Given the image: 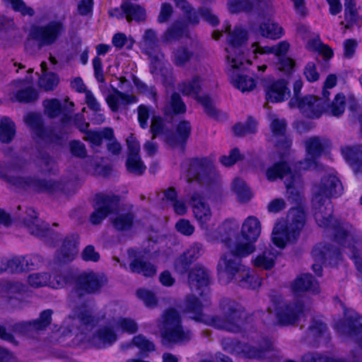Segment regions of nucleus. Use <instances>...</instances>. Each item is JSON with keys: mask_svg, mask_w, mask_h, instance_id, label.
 <instances>
[{"mask_svg": "<svg viewBox=\"0 0 362 362\" xmlns=\"http://www.w3.org/2000/svg\"><path fill=\"white\" fill-rule=\"evenodd\" d=\"M25 164L24 160L18 159L8 163L0 162V179L4 180L8 187L18 190H32L39 193L48 194L65 192L69 185V180L66 178L40 179L36 176H22L13 174L21 171Z\"/></svg>", "mask_w": 362, "mask_h": 362, "instance_id": "obj_1", "label": "nucleus"}, {"mask_svg": "<svg viewBox=\"0 0 362 362\" xmlns=\"http://www.w3.org/2000/svg\"><path fill=\"white\" fill-rule=\"evenodd\" d=\"M342 190L341 182L332 174L324 175L320 182L313 187L312 204L315 219L320 227L332 228L334 230V225L339 226L344 223L333 219V206L329 200L331 197L340 195Z\"/></svg>", "mask_w": 362, "mask_h": 362, "instance_id": "obj_2", "label": "nucleus"}, {"mask_svg": "<svg viewBox=\"0 0 362 362\" xmlns=\"http://www.w3.org/2000/svg\"><path fill=\"white\" fill-rule=\"evenodd\" d=\"M221 307L223 316L212 317L209 320V323L217 329L233 333L240 332L247 320V314L244 308L230 299L223 300Z\"/></svg>", "mask_w": 362, "mask_h": 362, "instance_id": "obj_3", "label": "nucleus"}, {"mask_svg": "<svg viewBox=\"0 0 362 362\" xmlns=\"http://www.w3.org/2000/svg\"><path fill=\"white\" fill-rule=\"evenodd\" d=\"M164 343L185 344L192 338V333L182 326L181 317L175 309L164 312L158 324Z\"/></svg>", "mask_w": 362, "mask_h": 362, "instance_id": "obj_4", "label": "nucleus"}, {"mask_svg": "<svg viewBox=\"0 0 362 362\" xmlns=\"http://www.w3.org/2000/svg\"><path fill=\"white\" fill-rule=\"evenodd\" d=\"M334 328L340 335L349 337L358 344L352 352L353 362H362V317L356 313H346Z\"/></svg>", "mask_w": 362, "mask_h": 362, "instance_id": "obj_5", "label": "nucleus"}, {"mask_svg": "<svg viewBox=\"0 0 362 362\" xmlns=\"http://www.w3.org/2000/svg\"><path fill=\"white\" fill-rule=\"evenodd\" d=\"M64 33L63 21L53 20L44 25L31 26L29 36L37 42L39 48H42L55 44Z\"/></svg>", "mask_w": 362, "mask_h": 362, "instance_id": "obj_6", "label": "nucleus"}, {"mask_svg": "<svg viewBox=\"0 0 362 362\" xmlns=\"http://www.w3.org/2000/svg\"><path fill=\"white\" fill-rule=\"evenodd\" d=\"M107 284V278L103 274L93 271L82 272L76 278L74 292L79 297L97 294Z\"/></svg>", "mask_w": 362, "mask_h": 362, "instance_id": "obj_7", "label": "nucleus"}, {"mask_svg": "<svg viewBox=\"0 0 362 362\" xmlns=\"http://www.w3.org/2000/svg\"><path fill=\"white\" fill-rule=\"evenodd\" d=\"M226 32L228 33L229 44V46L226 48L228 53L226 58L230 63H233L234 67H237L239 59H244L243 46L247 40V33L241 26H235L233 30H230V25L228 24L226 25Z\"/></svg>", "mask_w": 362, "mask_h": 362, "instance_id": "obj_8", "label": "nucleus"}, {"mask_svg": "<svg viewBox=\"0 0 362 362\" xmlns=\"http://www.w3.org/2000/svg\"><path fill=\"white\" fill-rule=\"evenodd\" d=\"M334 240L341 246L347 247L351 254V257L354 259L356 267L362 274V259L358 256V252L354 246L356 243V230L349 223L334 226Z\"/></svg>", "mask_w": 362, "mask_h": 362, "instance_id": "obj_9", "label": "nucleus"}, {"mask_svg": "<svg viewBox=\"0 0 362 362\" xmlns=\"http://www.w3.org/2000/svg\"><path fill=\"white\" fill-rule=\"evenodd\" d=\"M187 176L188 182L194 180L202 185H210L218 179V175L213 165L205 158L192 160Z\"/></svg>", "mask_w": 362, "mask_h": 362, "instance_id": "obj_10", "label": "nucleus"}, {"mask_svg": "<svg viewBox=\"0 0 362 362\" xmlns=\"http://www.w3.org/2000/svg\"><path fill=\"white\" fill-rule=\"evenodd\" d=\"M21 220L31 235L42 238L50 244L59 238V234L49 229L48 224L39 218L33 208H28Z\"/></svg>", "mask_w": 362, "mask_h": 362, "instance_id": "obj_11", "label": "nucleus"}, {"mask_svg": "<svg viewBox=\"0 0 362 362\" xmlns=\"http://www.w3.org/2000/svg\"><path fill=\"white\" fill-rule=\"evenodd\" d=\"M330 144V141L325 137L313 136L306 139V155L303 161L300 163V168L304 170L317 168L318 158Z\"/></svg>", "mask_w": 362, "mask_h": 362, "instance_id": "obj_12", "label": "nucleus"}, {"mask_svg": "<svg viewBox=\"0 0 362 362\" xmlns=\"http://www.w3.org/2000/svg\"><path fill=\"white\" fill-rule=\"evenodd\" d=\"M201 81V78L199 76H194L191 80L179 83L177 89L185 95H194L196 100L204 107L205 112L209 116L214 117L216 115V110L211 98L207 95H198L202 89Z\"/></svg>", "mask_w": 362, "mask_h": 362, "instance_id": "obj_13", "label": "nucleus"}, {"mask_svg": "<svg viewBox=\"0 0 362 362\" xmlns=\"http://www.w3.org/2000/svg\"><path fill=\"white\" fill-rule=\"evenodd\" d=\"M119 200L117 195L97 194L95 210L90 216V221L94 225L100 223L109 214L118 210Z\"/></svg>", "mask_w": 362, "mask_h": 362, "instance_id": "obj_14", "label": "nucleus"}, {"mask_svg": "<svg viewBox=\"0 0 362 362\" xmlns=\"http://www.w3.org/2000/svg\"><path fill=\"white\" fill-rule=\"evenodd\" d=\"M176 7L179 8L183 13L184 21L187 25L196 26L199 23L200 16L207 23L214 26L218 25V19L208 8L196 10L186 0H174Z\"/></svg>", "mask_w": 362, "mask_h": 362, "instance_id": "obj_15", "label": "nucleus"}, {"mask_svg": "<svg viewBox=\"0 0 362 362\" xmlns=\"http://www.w3.org/2000/svg\"><path fill=\"white\" fill-rule=\"evenodd\" d=\"M141 44L143 52L151 59V73H156L164 59V54L159 47L156 32L153 29H147L142 37Z\"/></svg>", "mask_w": 362, "mask_h": 362, "instance_id": "obj_16", "label": "nucleus"}, {"mask_svg": "<svg viewBox=\"0 0 362 362\" xmlns=\"http://www.w3.org/2000/svg\"><path fill=\"white\" fill-rule=\"evenodd\" d=\"M187 281L191 291L206 300L209 293L210 272L204 267L197 264L189 270Z\"/></svg>", "mask_w": 362, "mask_h": 362, "instance_id": "obj_17", "label": "nucleus"}, {"mask_svg": "<svg viewBox=\"0 0 362 362\" xmlns=\"http://www.w3.org/2000/svg\"><path fill=\"white\" fill-rule=\"evenodd\" d=\"M52 313V310H45L40 314L39 318L14 323L9 326V329L19 334L33 336L39 331L45 330L50 325Z\"/></svg>", "mask_w": 362, "mask_h": 362, "instance_id": "obj_18", "label": "nucleus"}, {"mask_svg": "<svg viewBox=\"0 0 362 362\" xmlns=\"http://www.w3.org/2000/svg\"><path fill=\"white\" fill-rule=\"evenodd\" d=\"M290 107H298L306 117L319 118L325 110V102L314 95H306L301 98H292L288 103Z\"/></svg>", "mask_w": 362, "mask_h": 362, "instance_id": "obj_19", "label": "nucleus"}, {"mask_svg": "<svg viewBox=\"0 0 362 362\" xmlns=\"http://www.w3.org/2000/svg\"><path fill=\"white\" fill-rule=\"evenodd\" d=\"M305 308L300 300L289 302L280 305L276 309L278 322L283 326L296 325L304 316Z\"/></svg>", "mask_w": 362, "mask_h": 362, "instance_id": "obj_20", "label": "nucleus"}, {"mask_svg": "<svg viewBox=\"0 0 362 362\" xmlns=\"http://www.w3.org/2000/svg\"><path fill=\"white\" fill-rule=\"evenodd\" d=\"M272 134L269 141L279 149L286 150L291 145V140L286 135L287 123L284 119H279L275 115H269Z\"/></svg>", "mask_w": 362, "mask_h": 362, "instance_id": "obj_21", "label": "nucleus"}, {"mask_svg": "<svg viewBox=\"0 0 362 362\" xmlns=\"http://www.w3.org/2000/svg\"><path fill=\"white\" fill-rule=\"evenodd\" d=\"M222 345L228 352L249 358H261L264 356L265 351L269 349V345L259 349L232 339H224L222 341Z\"/></svg>", "mask_w": 362, "mask_h": 362, "instance_id": "obj_22", "label": "nucleus"}, {"mask_svg": "<svg viewBox=\"0 0 362 362\" xmlns=\"http://www.w3.org/2000/svg\"><path fill=\"white\" fill-rule=\"evenodd\" d=\"M189 204L192 208L194 218L201 228L207 231L209 230L208 223L211 218L212 213L204 197L200 192H194L190 197Z\"/></svg>", "mask_w": 362, "mask_h": 362, "instance_id": "obj_23", "label": "nucleus"}, {"mask_svg": "<svg viewBox=\"0 0 362 362\" xmlns=\"http://www.w3.org/2000/svg\"><path fill=\"white\" fill-rule=\"evenodd\" d=\"M247 267L242 264V259L234 255L225 252L220 257L217 264L219 273H223L230 279H235L244 272Z\"/></svg>", "mask_w": 362, "mask_h": 362, "instance_id": "obj_24", "label": "nucleus"}, {"mask_svg": "<svg viewBox=\"0 0 362 362\" xmlns=\"http://www.w3.org/2000/svg\"><path fill=\"white\" fill-rule=\"evenodd\" d=\"M237 8L245 12H254L261 17L270 15L273 0H234Z\"/></svg>", "mask_w": 362, "mask_h": 362, "instance_id": "obj_25", "label": "nucleus"}, {"mask_svg": "<svg viewBox=\"0 0 362 362\" xmlns=\"http://www.w3.org/2000/svg\"><path fill=\"white\" fill-rule=\"evenodd\" d=\"M312 255L315 260L312 268L314 272L319 276H322V264L328 259H339L341 253L339 249H334L329 245L317 246L312 251Z\"/></svg>", "mask_w": 362, "mask_h": 362, "instance_id": "obj_26", "label": "nucleus"}, {"mask_svg": "<svg viewBox=\"0 0 362 362\" xmlns=\"http://www.w3.org/2000/svg\"><path fill=\"white\" fill-rule=\"evenodd\" d=\"M223 243L228 249V253L242 259L255 251V243L250 240H245L243 237H237L235 240L230 238H225Z\"/></svg>", "mask_w": 362, "mask_h": 362, "instance_id": "obj_27", "label": "nucleus"}, {"mask_svg": "<svg viewBox=\"0 0 362 362\" xmlns=\"http://www.w3.org/2000/svg\"><path fill=\"white\" fill-rule=\"evenodd\" d=\"M192 132V126L189 121H180L175 129V132L166 136V144L173 148H180L184 149L185 145L189 138Z\"/></svg>", "mask_w": 362, "mask_h": 362, "instance_id": "obj_28", "label": "nucleus"}, {"mask_svg": "<svg viewBox=\"0 0 362 362\" xmlns=\"http://www.w3.org/2000/svg\"><path fill=\"white\" fill-rule=\"evenodd\" d=\"M244 62L245 59H239V62H238V66L237 67H234L233 63H230L232 71L230 73L231 83L242 92L250 91L253 90L256 86L255 81L252 77L240 73L241 70L245 69Z\"/></svg>", "mask_w": 362, "mask_h": 362, "instance_id": "obj_29", "label": "nucleus"}, {"mask_svg": "<svg viewBox=\"0 0 362 362\" xmlns=\"http://www.w3.org/2000/svg\"><path fill=\"white\" fill-rule=\"evenodd\" d=\"M78 235L72 234L63 241L61 248L57 252L55 259L59 264L72 261L78 254Z\"/></svg>", "mask_w": 362, "mask_h": 362, "instance_id": "obj_30", "label": "nucleus"}, {"mask_svg": "<svg viewBox=\"0 0 362 362\" xmlns=\"http://www.w3.org/2000/svg\"><path fill=\"white\" fill-rule=\"evenodd\" d=\"M189 31L184 19H177L163 33L161 39L165 43H172L180 40L183 37H188Z\"/></svg>", "mask_w": 362, "mask_h": 362, "instance_id": "obj_31", "label": "nucleus"}, {"mask_svg": "<svg viewBox=\"0 0 362 362\" xmlns=\"http://www.w3.org/2000/svg\"><path fill=\"white\" fill-rule=\"evenodd\" d=\"M341 152L346 162L351 165L354 173H362V145L344 146L341 147Z\"/></svg>", "mask_w": 362, "mask_h": 362, "instance_id": "obj_32", "label": "nucleus"}, {"mask_svg": "<svg viewBox=\"0 0 362 362\" xmlns=\"http://www.w3.org/2000/svg\"><path fill=\"white\" fill-rule=\"evenodd\" d=\"M265 91L267 99L272 103L282 102L290 94L287 82L284 79H279L269 83L265 88Z\"/></svg>", "mask_w": 362, "mask_h": 362, "instance_id": "obj_33", "label": "nucleus"}, {"mask_svg": "<svg viewBox=\"0 0 362 362\" xmlns=\"http://www.w3.org/2000/svg\"><path fill=\"white\" fill-rule=\"evenodd\" d=\"M298 236L288 229L285 221H279L274 227L272 241L277 247L284 248L288 242L296 240Z\"/></svg>", "mask_w": 362, "mask_h": 362, "instance_id": "obj_34", "label": "nucleus"}, {"mask_svg": "<svg viewBox=\"0 0 362 362\" xmlns=\"http://www.w3.org/2000/svg\"><path fill=\"white\" fill-rule=\"evenodd\" d=\"M117 340V335L113 329L109 326L100 327L92 336L89 342L97 349H103L110 346Z\"/></svg>", "mask_w": 362, "mask_h": 362, "instance_id": "obj_35", "label": "nucleus"}, {"mask_svg": "<svg viewBox=\"0 0 362 362\" xmlns=\"http://www.w3.org/2000/svg\"><path fill=\"white\" fill-rule=\"evenodd\" d=\"M71 132V117L69 114L64 113L60 123L54 126L53 129H49L47 141L59 142Z\"/></svg>", "mask_w": 362, "mask_h": 362, "instance_id": "obj_36", "label": "nucleus"}, {"mask_svg": "<svg viewBox=\"0 0 362 362\" xmlns=\"http://www.w3.org/2000/svg\"><path fill=\"white\" fill-rule=\"evenodd\" d=\"M264 172L266 178L269 182H274L277 179L282 180L287 176L288 177L286 179H291V175H295L291 172L288 164L284 160L276 162L267 167Z\"/></svg>", "mask_w": 362, "mask_h": 362, "instance_id": "obj_37", "label": "nucleus"}, {"mask_svg": "<svg viewBox=\"0 0 362 362\" xmlns=\"http://www.w3.org/2000/svg\"><path fill=\"white\" fill-rule=\"evenodd\" d=\"M306 221V215L303 209L300 206L292 208L287 216L286 225L288 230L294 234L299 235Z\"/></svg>", "mask_w": 362, "mask_h": 362, "instance_id": "obj_38", "label": "nucleus"}, {"mask_svg": "<svg viewBox=\"0 0 362 362\" xmlns=\"http://www.w3.org/2000/svg\"><path fill=\"white\" fill-rule=\"evenodd\" d=\"M122 13H119V18L124 16L128 22L132 21H143L146 19V10L140 5L129 1L123 2L121 5Z\"/></svg>", "mask_w": 362, "mask_h": 362, "instance_id": "obj_39", "label": "nucleus"}, {"mask_svg": "<svg viewBox=\"0 0 362 362\" xmlns=\"http://www.w3.org/2000/svg\"><path fill=\"white\" fill-rule=\"evenodd\" d=\"M261 233V224L259 221L253 216L247 217L243 222L241 228V237L245 240L255 243Z\"/></svg>", "mask_w": 362, "mask_h": 362, "instance_id": "obj_40", "label": "nucleus"}, {"mask_svg": "<svg viewBox=\"0 0 362 362\" xmlns=\"http://www.w3.org/2000/svg\"><path fill=\"white\" fill-rule=\"evenodd\" d=\"M24 121L37 137L47 141L49 128L44 127L40 115L33 112L29 113L25 117Z\"/></svg>", "mask_w": 362, "mask_h": 362, "instance_id": "obj_41", "label": "nucleus"}, {"mask_svg": "<svg viewBox=\"0 0 362 362\" xmlns=\"http://www.w3.org/2000/svg\"><path fill=\"white\" fill-rule=\"evenodd\" d=\"M203 305L194 296L187 297L184 311L190 315V317L196 321L207 323L209 321L202 313Z\"/></svg>", "mask_w": 362, "mask_h": 362, "instance_id": "obj_42", "label": "nucleus"}, {"mask_svg": "<svg viewBox=\"0 0 362 362\" xmlns=\"http://www.w3.org/2000/svg\"><path fill=\"white\" fill-rule=\"evenodd\" d=\"M286 197L289 202L300 204L302 199L300 177L296 174L291 175V179H286Z\"/></svg>", "mask_w": 362, "mask_h": 362, "instance_id": "obj_43", "label": "nucleus"}, {"mask_svg": "<svg viewBox=\"0 0 362 362\" xmlns=\"http://www.w3.org/2000/svg\"><path fill=\"white\" fill-rule=\"evenodd\" d=\"M186 111V105L178 93L174 92L166 98L163 108L165 115H182L185 114Z\"/></svg>", "mask_w": 362, "mask_h": 362, "instance_id": "obj_44", "label": "nucleus"}, {"mask_svg": "<svg viewBox=\"0 0 362 362\" xmlns=\"http://www.w3.org/2000/svg\"><path fill=\"white\" fill-rule=\"evenodd\" d=\"M293 289L295 292L308 291L313 293L320 291L318 282L310 274L298 276L293 283Z\"/></svg>", "mask_w": 362, "mask_h": 362, "instance_id": "obj_45", "label": "nucleus"}, {"mask_svg": "<svg viewBox=\"0 0 362 362\" xmlns=\"http://www.w3.org/2000/svg\"><path fill=\"white\" fill-rule=\"evenodd\" d=\"M113 94L106 98V101L113 112H117L120 105H125L136 102V98L134 95H126L117 88H113Z\"/></svg>", "mask_w": 362, "mask_h": 362, "instance_id": "obj_46", "label": "nucleus"}, {"mask_svg": "<svg viewBox=\"0 0 362 362\" xmlns=\"http://www.w3.org/2000/svg\"><path fill=\"white\" fill-rule=\"evenodd\" d=\"M83 139L91 144V146L99 147L101 146L103 139H110L113 138V129L105 127L101 131L87 130L84 132Z\"/></svg>", "mask_w": 362, "mask_h": 362, "instance_id": "obj_47", "label": "nucleus"}, {"mask_svg": "<svg viewBox=\"0 0 362 362\" xmlns=\"http://www.w3.org/2000/svg\"><path fill=\"white\" fill-rule=\"evenodd\" d=\"M134 215L132 212L121 213L111 218L113 228L117 231H127L132 229Z\"/></svg>", "mask_w": 362, "mask_h": 362, "instance_id": "obj_48", "label": "nucleus"}, {"mask_svg": "<svg viewBox=\"0 0 362 362\" xmlns=\"http://www.w3.org/2000/svg\"><path fill=\"white\" fill-rule=\"evenodd\" d=\"M129 269L133 273L141 274L146 277L156 274V267L151 263L139 259H134L129 264Z\"/></svg>", "mask_w": 362, "mask_h": 362, "instance_id": "obj_49", "label": "nucleus"}, {"mask_svg": "<svg viewBox=\"0 0 362 362\" xmlns=\"http://www.w3.org/2000/svg\"><path fill=\"white\" fill-rule=\"evenodd\" d=\"M194 57V52L185 45H181L174 49L172 61L177 66H184Z\"/></svg>", "mask_w": 362, "mask_h": 362, "instance_id": "obj_50", "label": "nucleus"}, {"mask_svg": "<svg viewBox=\"0 0 362 362\" xmlns=\"http://www.w3.org/2000/svg\"><path fill=\"white\" fill-rule=\"evenodd\" d=\"M256 33H259L262 37L276 40L283 35V28L278 24L273 23H263L259 25Z\"/></svg>", "mask_w": 362, "mask_h": 362, "instance_id": "obj_51", "label": "nucleus"}, {"mask_svg": "<svg viewBox=\"0 0 362 362\" xmlns=\"http://www.w3.org/2000/svg\"><path fill=\"white\" fill-rule=\"evenodd\" d=\"M16 134L14 123L7 117H4L0 121V141L3 143H9Z\"/></svg>", "mask_w": 362, "mask_h": 362, "instance_id": "obj_52", "label": "nucleus"}, {"mask_svg": "<svg viewBox=\"0 0 362 362\" xmlns=\"http://www.w3.org/2000/svg\"><path fill=\"white\" fill-rule=\"evenodd\" d=\"M45 113L50 119H54L62 114H64L65 105H62L59 100L57 98L47 99L43 101Z\"/></svg>", "mask_w": 362, "mask_h": 362, "instance_id": "obj_53", "label": "nucleus"}, {"mask_svg": "<svg viewBox=\"0 0 362 362\" xmlns=\"http://www.w3.org/2000/svg\"><path fill=\"white\" fill-rule=\"evenodd\" d=\"M345 104L344 95L338 93L336 95L331 104H325V110L324 112L334 117H339L344 112Z\"/></svg>", "mask_w": 362, "mask_h": 362, "instance_id": "obj_54", "label": "nucleus"}, {"mask_svg": "<svg viewBox=\"0 0 362 362\" xmlns=\"http://www.w3.org/2000/svg\"><path fill=\"white\" fill-rule=\"evenodd\" d=\"M232 189L236 194L240 202H248L252 198V193L245 182L240 178H235L232 183Z\"/></svg>", "mask_w": 362, "mask_h": 362, "instance_id": "obj_55", "label": "nucleus"}, {"mask_svg": "<svg viewBox=\"0 0 362 362\" xmlns=\"http://www.w3.org/2000/svg\"><path fill=\"white\" fill-rule=\"evenodd\" d=\"M150 132L152 134V140L155 139L158 136H164V141L166 143V136L171 134L165 126L164 120L160 117L154 116L151 120Z\"/></svg>", "mask_w": 362, "mask_h": 362, "instance_id": "obj_56", "label": "nucleus"}, {"mask_svg": "<svg viewBox=\"0 0 362 362\" xmlns=\"http://www.w3.org/2000/svg\"><path fill=\"white\" fill-rule=\"evenodd\" d=\"M327 325L322 321L313 319L308 329V341L311 343L313 339L314 341H317V339L323 336L327 332Z\"/></svg>", "mask_w": 362, "mask_h": 362, "instance_id": "obj_57", "label": "nucleus"}, {"mask_svg": "<svg viewBox=\"0 0 362 362\" xmlns=\"http://www.w3.org/2000/svg\"><path fill=\"white\" fill-rule=\"evenodd\" d=\"M276 255L270 250H265L254 259V265L264 269H270L274 266Z\"/></svg>", "mask_w": 362, "mask_h": 362, "instance_id": "obj_58", "label": "nucleus"}, {"mask_svg": "<svg viewBox=\"0 0 362 362\" xmlns=\"http://www.w3.org/2000/svg\"><path fill=\"white\" fill-rule=\"evenodd\" d=\"M236 281L240 286L247 288L254 289L260 285L258 277L250 274L247 267L245 269L244 272L236 277Z\"/></svg>", "mask_w": 362, "mask_h": 362, "instance_id": "obj_59", "label": "nucleus"}, {"mask_svg": "<svg viewBox=\"0 0 362 362\" xmlns=\"http://www.w3.org/2000/svg\"><path fill=\"white\" fill-rule=\"evenodd\" d=\"M30 260L25 257H15L8 259V271L11 273L21 272L31 269Z\"/></svg>", "mask_w": 362, "mask_h": 362, "instance_id": "obj_60", "label": "nucleus"}, {"mask_svg": "<svg viewBox=\"0 0 362 362\" xmlns=\"http://www.w3.org/2000/svg\"><path fill=\"white\" fill-rule=\"evenodd\" d=\"M28 282L34 288L49 286L50 284V274L47 272L33 273L28 276Z\"/></svg>", "mask_w": 362, "mask_h": 362, "instance_id": "obj_61", "label": "nucleus"}, {"mask_svg": "<svg viewBox=\"0 0 362 362\" xmlns=\"http://www.w3.org/2000/svg\"><path fill=\"white\" fill-rule=\"evenodd\" d=\"M257 124L255 120L249 118L245 123H238L233 126L234 134L238 136H244L256 132Z\"/></svg>", "mask_w": 362, "mask_h": 362, "instance_id": "obj_62", "label": "nucleus"}, {"mask_svg": "<svg viewBox=\"0 0 362 362\" xmlns=\"http://www.w3.org/2000/svg\"><path fill=\"white\" fill-rule=\"evenodd\" d=\"M126 166L129 173L137 175H142L146 170V166L144 165L140 156H128Z\"/></svg>", "mask_w": 362, "mask_h": 362, "instance_id": "obj_63", "label": "nucleus"}, {"mask_svg": "<svg viewBox=\"0 0 362 362\" xmlns=\"http://www.w3.org/2000/svg\"><path fill=\"white\" fill-rule=\"evenodd\" d=\"M76 320L81 324L80 329L82 332L92 328L98 322V320L88 310L81 312Z\"/></svg>", "mask_w": 362, "mask_h": 362, "instance_id": "obj_64", "label": "nucleus"}]
</instances>
